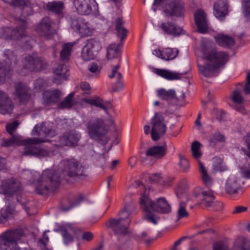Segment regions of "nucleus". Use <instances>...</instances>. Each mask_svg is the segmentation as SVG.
Returning <instances> with one entry per match:
<instances>
[{"mask_svg":"<svg viewBox=\"0 0 250 250\" xmlns=\"http://www.w3.org/2000/svg\"><path fill=\"white\" fill-rule=\"evenodd\" d=\"M20 141V138L19 135L12 136L8 139H3L1 146L4 147H8L19 143Z\"/></svg>","mask_w":250,"mask_h":250,"instance_id":"46","label":"nucleus"},{"mask_svg":"<svg viewBox=\"0 0 250 250\" xmlns=\"http://www.w3.org/2000/svg\"><path fill=\"white\" fill-rule=\"evenodd\" d=\"M139 239L144 240L146 244H149L152 241V239L147 238V234L145 231H143L138 236Z\"/></svg>","mask_w":250,"mask_h":250,"instance_id":"57","label":"nucleus"},{"mask_svg":"<svg viewBox=\"0 0 250 250\" xmlns=\"http://www.w3.org/2000/svg\"><path fill=\"white\" fill-rule=\"evenodd\" d=\"M48 141L42 138H30L25 140L23 155H31L38 157H45L48 155L47 150L37 147L36 145Z\"/></svg>","mask_w":250,"mask_h":250,"instance_id":"9","label":"nucleus"},{"mask_svg":"<svg viewBox=\"0 0 250 250\" xmlns=\"http://www.w3.org/2000/svg\"><path fill=\"white\" fill-rule=\"evenodd\" d=\"M240 185L235 177H229L228 179L226 184V191L229 194H233L237 192Z\"/></svg>","mask_w":250,"mask_h":250,"instance_id":"37","label":"nucleus"},{"mask_svg":"<svg viewBox=\"0 0 250 250\" xmlns=\"http://www.w3.org/2000/svg\"><path fill=\"white\" fill-rule=\"evenodd\" d=\"M14 108V104L7 95L0 90V113L2 114H10Z\"/></svg>","mask_w":250,"mask_h":250,"instance_id":"22","label":"nucleus"},{"mask_svg":"<svg viewBox=\"0 0 250 250\" xmlns=\"http://www.w3.org/2000/svg\"><path fill=\"white\" fill-rule=\"evenodd\" d=\"M74 92L70 93L63 101L59 103L58 104V108L60 109L70 108L75 104L74 100Z\"/></svg>","mask_w":250,"mask_h":250,"instance_id":"44","label":"nucleus"},{"mask_svg":"<svg viewBox=\"0 0 250 250\" xmlns=\"http://www.w3.org/2000/svg\"><path fill=\"white\" fill-rule=\"evenodd\" d=\"M244 6V13L246 17L250 18V0H244L243 1Z\"/></svg>","mask_w":250,"mask_h":250,"instance_id":"54","label":"nucleus"},{"mask_svg":"<svg viewBox=\"0 0 250 250\" xmlns=\"http://www.w3.org/2000/svg\"><path fill=\"white\" fill-rule=\"evenodd\" d=\"M155 73L157 75L169 80L180 79L181 78L182 75L186 74V73H178L176 72H170L165 69H156Z\"/></svg>","mask_w":250,"mask_h":250,"instance_id":"38","label":"nucleus"},{"mask_svg":"<svg viewBox=\"0 0 250 250\" xmlns=\"http://www.w3.org/2000/svg\"><path fill=\"white\" fill-rule=\"evenodd\" d=\"M120 55V46L119 44H111L107 49V58L112 60L117 58Z\"/></svg>","mask_w":250,"mask_h":250,"instance_id":"43","label":"nucleus"},{"mask_svg":"<svg viewBox=\"0 0 250 250\" xmlns=\"http://www.w3.org/2000/svg\"><path fill=\"white\" fill-rule=\"evenodd\" d=\"M74 44V42H67L62 45V49L60 52L61 60L66 62L69 60Z\"/></svg>","mask_w":250,"mask_h":250,"instance_id":"40","label":"nucleus"},{"mask_svg":"<svg viewBox=\"0 0 250 250\" xmlns=\"http://www.w3.org/2000/svg\"><path fill=\"white\" fill-rule=\"evenodd\" d=\"M229 59L227 52L217 51L215 48H207L203 54L204 64L198 63L199 72L204 77H213L217 69L224 65Z\"/></svg>","mask_w":250,"mask_h":250,"instance_id":"4","label":"nucleus"},{"mask_svg":"<svg viewBox=\"0 0 250 250\" xmlns=\"http://www.w3.org/2000/svg\"><path fill=\"white\" fill-rule=\"evenodd\" d=\"M32 14V10L31 7L27 6V4L22 7L21 11V15L23 17H25L28 15Z\"/></svg>","mask_w":250,"mask_h":250,"instance_id":"58","label":"nucleus"},{"mask_svg":"<svg viewBox=\"0 0 250 250\" xmlns=\"http://www.w3.org/2000/svg\"><path fill=\"white\" fill-rule=\"evenodd\" d=\"M243 89L246 94H250V72L247 73L246 83Z\"/></svg>","mask_w":250,"mask_h":250,"instance_id":"56","label":"nucleus"},{"mask_svg":"<svg viewBox=\"0 0 250 250\" xmlns=\"http://www.w3.org/2000/svg\"><path fill=\"white\" fill-rule=\"evenodd\" d=\"M55 231L61 232L64 244H68L73 241L72 233L74 232V229L70 225L61 226Z\"/></svg>","mask_w":250,"mask_h":250,"instance_id":"28","label":"nucleus"},{"mask_svg":"<svg viewBox=\"0 0 250 250\" xmlns=\"http://www.w3.org/2000/svg\"><path fill=\"white\" fill-rule=\"evenodd\" d=\"M14 208L10 206H7L0 210V224L6 222L14 213Z\"/></svg>","mask_w":250,"mask_h":250,"instance_id":"42","label":"nucleus"},{"mask_svg":"<svg viewBox=\"0 0 250 250\" xmlns=\"http://www.w3.org/2000/svg\"><path fill=\"white\" fill-rule=\"evenodd\" d=\"M125 22L122 18H118L116 21L115 29L117 32V36L124 40L126 36L127 30L124 27Z\"/></svg>","mask_w":250,"mask_h":250,"instance_id":"41","label":"nucleus"},{"mask_svg":"<svg viewBox=\"0 0 250 250\" xmlns=\"http://www.w3.org/2000/svg\"><path fill=\"white\" fill-rule=\"evenodd\" d=\"M82 101L87 104L99 107L108 113V110L111 107V104L109 102H104V100L98 96H95L91 98H84Z\"/></svg>","mask_w":250,"mask_h":250,"instance_id":"21","label":"nucleus"},{"mask_svg":"<svg viewBox=\"0 0 250 250\" xmlns=\"http://www.w3.org/2000/svg\"><path fill=\"white\" fill-rule=\"evenodd\" d=\"M71 28L82 36L90 35L92 33L91 28L88 27L87 22L81 17H74L71 19Z\"/></svg>","mask_w":250,"mask_h":250,"instance_id":"18","label":"nucleus"},{"mask_svg":"<svg viewBox=\"0 0 250 250\" xmlns=\"http://www.w3.org/2000/svg\"><path fill=\"white\" fill-rule=\"evenodd\" d=\"M52 24L53 22L50 18L45 17L37 25L36 31L40 36L48 38L52 34Z\"/></svg>","mask_w":250,"mask_h":250,"instance_id":"19","label":"nucleus"},{"mask_svg":"<svg viewBox=\"0 0 250 250\" xmlns=\"http://www.w3.org/2000/svg\"><path fill=\"white\" fill-rule=\"evenodd\" d=\"M186 204L184 201H181L179 203V207L177 210V219L180 220L183 218H187L189 214L186 209Z\"/></svg>","mask_w":250,"mask_h":250,"instance_id":"45","label":"nucleus"},{"mask_svg":"<svg viewBox=\"0 0 250 250\" xmlns=\"http://www.w3.org/2000/svg\"><path fill=\"white\" fill-rule=\"evenodd\" d=\"M164 177L161 173L152 174L149 176V180L151 183L161 184L164 182Z\"/></svg>","mask_w":250,"mask_h":250,"instance_id":"51","label":"nucleus"},{"mask_svg":"<svg viewBox=\"0 0 250 250\" xmlns=\"http://www.w3.org/2000/svg\"><path fill=\"white\" fill-rule=\"evenodd\" d=\"M12 2V5L14 6L23 7L27 4L28 0H13Z\"/></svg>","mask_w":250,"mask_h":250,"instance_id":"59","label":"nucleus"},{"mask_svg":"<svg viewBox=\"0 0 250 250\" xmlns=\"http://www.w3.org/2000/svg\"><path fill=\"white\" fill-rule=\"evenodd\" d=\"M197 197L206 206H212L215 204V196L212 190H203L197 195Z\"/></svg>","mask_w":250,"mask_h":250,"instance_id":"29","label":"nucleus"},{"mask_svg":"<svg viewBox=\"0 0 250 250\" xmlns=\"http://www.w3.org/2000/svg\"><path fill=\"white\" fill-rule=\"evenodd\" d=\"M102 48L100 42L95 39H90L87 41L82 51V56L85 61L93 59L97 53Z\"/></svg>","mask_w":250,"mask_h":250,"instance_id":"15","label":"nucleus"},{"mask_svg":"<svg viewBox=\"0 0 250 250\" xmlns=\"http://www.w3.org/2000/svg\"><path fill=\"white\" fill-rule=\"evenodd\" d=\"M32 135L39 136L41 138L44 137H52L54 135L55 132L51 130L45 124H42L40 125H36L32 131Z\"/></svg>","mask_w":250,"mask_h":250,"instance_id":"30","label":"nucleus"},{"mask_svg":"<svg viewBox=\"0 0 250 250\" xmlns=\"http://www.w3.org/2000/svg\"><path fill=\"white\" fill-rule=\"evenodd\" d=\"M74 5L77 12L82 15H99L98 6L95 0H74Z\"/></svg>","mask_w":250,"mask_h":250,"instance_id":"11","label":"nucleus"},{"mask_svg":"<svg viewBox=\"0 0 250 250\" xmlns=\"http://www.w3.org/2000/svg\"><path fill=\"white\" fill-rule=\"evenodd\" d=\"M88 69L93 76H97L101 71V66L99 63L93 62L89 65Z\"/></svg>","mask_w":250,"mask_h":250,"instance_id":"49","label":"nucleus"},{"mask_svg":"<svg viewBox=\"0 0 250 250\" xmlns=\"http://www.w3.org/2000/svg\"><path fill=\"white\" fill-rule=\"evenodd\" d=\"M179 166L181 170L184 172L187 171L189 168L188 161L186 158L183 157L181 155H179Z\"/></svg>","mask_w":250,"mask_h":250,"instance_id":"52","label":"nucleus"},{"mask_svg":"<svg viewBox=\"0 0 250 250\" xmlns=\"http://www.w3.org/2000/svg\"><path fill=\"white\" fill-rule=\"evenodd\" d=\"M63 8V3L60 1L49 2L46 5V9L48 11L60 16H62Z\"/></svg>","mask_w":250,"mask_h":250,"instance_id":"35","label":"nucleus"},{"mask_svg":"<svg viewBox=\"0 0 250 250\" xmlns=\"http://www.w3.org/2000/svg\"><path fill=\"white\" fill-rule=\"evenodd\" d=\"M231 99L232 101L236 104H241L244 101V98L242 96L240 91L239 90H234L232 92Z\"/></svg>","mask_w":250,"mask_h":250,"instance_id":"50","label":"nucleus"},{"mask_svg":"<svg viewBox=\"0 0 250 250\" xmlns=\"http://www.w3.org/2000/svg\"><path fill=\"white\" fill-rule=\"evenodd\" d=\"M1 193L7 196H12L17 194V201L22 205L23 208L28 212V208L26 206V200L20 195L22 188L21 183L14 178L4 179L1 181L0 187Z\"/></svg>","mask_w":250,"mask_h":250,"instance_id":"6","label":"nucleus"},{"mask_svg":"<svg viewBox=\"0 0 250 250\" xmlns=\"http://www.w3.org/2000/svg\"><path fill=\"white\" fill-rule=\"evenodd\" d=\"M179 50L176 48H166L160 50L155 49L153 51V54L165 61L173 60L176 57Z\"/></svg>","mask_w":250,"mask_h":250,"instance_id":"24","label":"nucleus"},{"mask_svg":"<svg viewBox=\"0 0 250 250\" xmlns=\"http://www.w3.org/2000/svg\"><path fill=\"white\" fill-rule=\"evenodd\" d=\"M23 235L21 229L9 230L2 233L0 236V250H20L17 241Z\"/></svg>","mask_w":250,"mask_h":250,"instance_id":"7","label":"nucleus"},{"mask_svg":"<svg viewBox=\"0 0 250 250\" xmlns=\"http://www.w3.org/2000/svg\"><path fill=\"white\" fill-rule=\"evenodd\" d=\"M158 97L167 102H173L177 104L182 106L185 104V94L182 92L181 95L177 96L176 92L173 89L166 90L164 88H160L157 90Z\"/></svg>","mask_w":250,"mask_h":250,"instance_id":"14","label":"nucleus"},{"mask_svg":"<svg viewBox=\"0 0 250 250\" xmlns=\"http://www.w3.org/2000/svg\"><path fill=\"white\" fill-rule=\"evenodd\" d=\"M151 123L152 139L157 141L167 131V127L164 117L161 113H156L151 119Z\"/></svg>","mask_w":250,"mask_h":250,"instance_id":"10","label":"nucleus"},{"mask_svg":"<svg viewBox=\"0 0 250 250\" xmlns=\"http://www.w3.org/2000/svg\"><path fill=\"white\" fill-rule=\"evenodd\" d=\"M45 85V83L43 79H37L34 83L35 88L41 89Z\"/></svg>","mask_w":250,"mask_h":250,"instance_id":"62","label":"nucleus"},{"mask_svg":"<svg viewBox=\"0 0 250 250\" xmlns=\"http://www.w3.org/2000/svg\"><path fill=\"white\" fill-rule=\"evenodd\" d=\"M119 67V64H117L116 66H114L112 70L111 74L109 75V77L111 79H112L114 77H116L117 79V81L116 85L112 89V90L114 92H117L121 90L124 88V84L121 81L122 75L121 73L118 71Z\"/></svg>","mask_w":250,"mask_h":250,"instance_id":"33","label":"nucleus"},{"mask_svg":"<svg viewBox=\"0 0 250 250\" xmlns=\"http://www.w3.org/2000/svg\"><path fill=\"white\" fill-rule=\"evenodd\" d=\"M215 40L218 45L225 47H229L234 44V40L232 37L224 34H218L215 37Z\"/></svg>","mask_w":250,"mask_h":250,"instance_id":"36","label":"nucleus"},{"mask_svg":"<svg viewBox=\"0 0 250 250\" xmlns=\"http://www.w3.org/2000/svg\"><path fill=\"white\" fill-rule=\"evenodd\" d=\"M28 61H34V64H30L31 70H41L45 69L47 66L46 62L37 55L28 56Z\"/></svg>","mask_w":250,"mask_h":250,"instance_id":"34","label":"nucleus"},{"mask_svg":"<svg viewBox=\"0 0 250 250\" xmlns=\"http://www.w3.org/2000/svg\"><path fill=\"white\" fill-rule=\"evenodd\" d=\"M19 125V123L17 121H14L6 125V128L7 132L11 136L18 135L15 134V132Z\"/></svg>","mask_w":250,"mask_h":250,"instance_id":"48","label":"nucleus"},{"mask_svg":"<svg viewBox=\"0 0 250 250\" xmlns=\"http://www.w3.org/2000/svg\"><path fill=\"white\" fill-rule=\"evenodd\" d=\"M194 19L198 30L200 33H205L208 29L207 15L202 10H198L194 14Z\"/></svg>","mask_w":250,"mask_h":250,"instance_id":"20","label":"nucleus"},{"mask_svg":"<svg viewBox=\"0 0 250 250\" xmlns=\"http://www.w3.org/2000/svg\"><path fill=\"white\" fill-rule=\"evenodd\" d=\"M14 94L20 104H26L31 100L32 90L27 85L18 83L15 85Z\"/></svg>","mask_w":250,"mask_h":250,"instance_id":"17","label":"nucleus"},{"mask_svg":"<svg viewBox=\"0 0 250 250\" xmlns=\"http://www.w3.org/2000/svg\"><path fill=\"white\" fill-rule=\"evenodd\" d=\"M89 137L99 143L105 145L109 140L107 136L109 128L104 119L98 117L91 118L85 124Z\"/></svg>","mask_w":250,"mask_h":250,"instance_id":"5","label":"nucleus"},{"mask_svg":"<svg viewBox=\"0 0 250 250\" xmlns=\"http://www.w3.org/2000/svg\"><path fill=\"white\" fill-rule=\"evenodd\" d=\"M213 250H229L227 244L223 242L214 243ZM230 250H250V240L243 237H238L233 242V247Z\"/></svg>","mask_w":250,"mask_h":250,"instance_id":"13","label":"nucleus"},{"mask_svg":"<svg viewBox=\"0 0 250 250\" xmlns=\"http://www.w3.org/2000/svg\"><path fill=\"white\" fill-rule=\"evenodd\" d=\"M160 27L164 32L167 34L172 35L174 36H178L182 34L183 29L170 22H163Z\"/></svg>","mask_w":250,"mask_h":250,"instance_id":"32","label":"nucleus"},{"mask_svg":"<svg viewBox=\"0 0 250 250\" xmlns=\"http://www.w3.org/2000/svg\"><path fill=\"white\" fill-rule=\"evenodd\" d=\"M213 167L214 169L216 170H222V164L223 163V161L221 159L215 157L213 159Z\"/></svg>","mask_w":250,"mask_h":250,"instance_id":"55","label":"nucleus"},{"mask_svg":"<svg viewBox=\"0 0 250 250\" xmlns=\"http://www.w3.org/2000/svg\"><path fill=\"white\" fill-rule=\"evenodd\" d=\"M25 21H22V25L17 29H13L10 34V38L12 40L20 41L22 42L29 41V37L27 35L25 32Z\"/></svg>","mask_w":250,"mask_h":250,"instance_id":"27","label":"nucleus"},{"mask_svg":"<svg viewBox=\"0 0 250 250\" xmlns=\"http://www.w3.org/2000/svg\"><path fill=\"white\" fill-rule=\"evenodd\" d=\"M212 139L214 141L220 142H224L225 141V137L224 136L219 132H216L213 135Z\"/></svg>","mask_w":250,"mask_h":250,"instance_id":"60","label":"nucleus"},{"mask_svg":"<svg viewBox=\"0 0 250 250\" xmlns=\"http://www.w3.org/2000/svg\"><path fill=\"white\" fill-rule=\"evenodd\" d=\"M201 144L197 141H194L191 145V150L193 157L198 159L201 156V153L199 151L201 146Z\"/></svg>","mask_w":250,"mask_h":250,"instance_id":"47","label":"nucleus"},{"mask_svg":"<svg viewBox=\"0 0 250 250\" xmlns=\"http://www.w3.org/2000/svg\"><path fill=\"white\" fill-rule=\"evenodd\" d=\"M93 237V234L89 231L84 232L82 236V238L84 240H86L87 241H89L92 240Z\"/></svg>","mask_w":250,"mask_h":250,"instance_id":"64","label":"nucleus"},{"mask_svg":"<svg viewBox=\"0 0 250 250\" xmlns=\"http://www.w3.org/2000/svg\"><path fill=\"white\" fill-rule=\"evenodd\" d=\"M53 72L54 74V83L59 84L62 83V81L66 79V69L64 65L57 64L54 67Z\"/></svg>","mask_w":250,"mask_h":250,"instance_id":"31","label":"nucleus"},{"mask_svg":"<svg viewBox=\"0 0 250 250\" xmlns=\"http://www.w3.org/2000/svg\"><path fill=\"white\" fill-rule=\"evenodd\" d=\"M243 176L247 179L250 178V166L246 167L241 169Z\"/></svg>","mask_w":250,"mask_h":250,"instance_id":"61","label":"nucleus"},{"mask_svg":"<svg viewBox=\"0 0 250 250\" xmlns=\"http://www.w3.org/2000/svg\"><path fill=\"white\" fill-rule=\"evenodd\" d=\"M167 146L166 144L163 146H154L148 148L146 155L148 157L160 159L165 157L167 154Z\"/></svg>","mask_w":250,"mask_h":250,"instance_id":"23","label":"nucleus"},{"mask_svg":"<svg viewBox=\"0 0 250 250\" xmlns=\"http://www.w3.org/2000/svg\"><path fill=\"white\" fill-rule=\"evenodd\" d=\"M62 96V92L59 90H46L42 94L43 103L45 105L54 104L59 101Z\"/></svg>","mask_w":250,"mask_h":250,"instance_id":"26","label":"nucleus"},{"mask_svg":"<svg viewBox=\"0 0 250 250\" xmlns=\"http://www.w3.org/2000/svg\"><path fill=\"white\" fill-rule=\"evenodd\" d=\"M81 138V134L75 130L66 132L59 137V142L62 146L75 147Z\"/></svg>","mask_w":250,"mask_h":250,"instance_id":"16","label":"nucleus"},{"mask_svg":"<svg viewBox=\"0 0 250 250\" xmlns=\"http://www.w3.org/2000/svg\"><path fill=\"white\" fill-rule=\"evenodd\" d=\"M4 58V62L0 63V83L4 81L6 76H9L12 68L17 62L16 56L9 50L5 52Z\"/></svg>","mask_w":250,"mask_h":250,"instance_id":"12","label":"nucleus"},{"mask_svg":"<svg viewBox=\"0 0 250 250\" xmlns=\"http://www.w3.org/2000/svg\"><path fill=\"white\" fill-rule=\"evenodd\" d=\"M163 6L164 12L169 16L181 17L185 12L184 3L182 0H154L153 5Z\"/></svg>","mask_w":250,"mask_h":250,"instance_id":"8","label":"nucleus"},{"mask_svg":"<svg viewBox=\"0 0 250 250\" xmlns=\"http://www.w3.org/2000/svg\"><path fill=\"white\" fill-rule=\"evenodd\" d=\"M228 3L226 0H218L214 3L213 13L215 16L222 21L228 14Z\"/></svg>","mask_w":250,"mask_h":250,"instance_id":"25","label":"nucleus"},{"mask_svg":"<svg viewBox=\"0 0 250 250\" xmlns=\"http://www.w3.org/2000/svg\"><path fill=\"white\" fill-rule=\"evenodd\" d=\"M133 186L145 190L144 193L140 197V205L144 212V217L146 220L155 225L157 224L159 218L150 211V209L161 213H168L171 212V207L165 198H159L156 202L149 198L147 190L142 182L139 180H136L133 184Z\"/></svg>","mask_w":250,"mask_h":250,"instance_id":"3","label":"nucleus"},{"mask_svg":"<svg viewBox=\"0 0 250 250\" xmlns=\"http://www.w3.org/2000/svg\"><path fill=\"white\" fill-rule=\"evenodd\" d=\"M131 213L129 205H125L120 212L119 218L109 220L107 226L113 232L117 240L115 244L119 250H127L131 248V244L127 239L129 233L128 227L131 222Z\"/></svg>","mask_w":250,"mask_h":250,"instance_id":"2","label":"nucleus"},{"mask_svg":"<svg viewBox=\"0 0 250 250\" xmlns=\"http://www.w3.org/2000/svg\"><path fill=\"white\" fill-rule=\"evenodd\" d=\"M83 200V197L82 195H78L75 199L74 203L69 207H65V206H62V210L63 211H67L71 208L74 206L78 205Z\"/></svg>","mask_w":250,"mask_h":250,"instance_id":"53","label":"nucleus"},{"mask_svg":"<svg viewBox=\"0 0 250 250\" xmlns=\"http://www.w3.org/2000/svg\"><path fill=\"white\" fill-rule=\"evenodd\" d=\"M81 88L84 91L85 93L89 94L90 92V86L89 84L86 82H83L81 84Z\"/></svg>","mask_w":250,"mask_h":250,"instance_id":"63","label":"nucleus"},{"mask_svg":"<svg viewBox=\"0 0 250 250\" xmlns=\"http://www.w3.org/2000/svg\"><path fill=\"white\" fill-rule=\"evenodd\" d=\"M198 163L203 183L206 186L210 187L213 184V179L209 175L205 167L201 161H199Z\"/></svg>","mask_w":250,"mask_h":250,"instance_id":"39","label":"nucleus"},{"mask_svg":"<svg viewBox=\"0 0 250 250\" xmlns=\"http://www.w3.org/2000/svg\"><path fill=\"white\" fill-rule=\"evenodd\" d=\"M60 167L62 173L59 176L53 170L48 169L43 171L36 185V191L38 194H45L56 189L59 186L60 181L66 176L76 177L84 175V167L75 159L62 161Z\"/></svg>","mask_w":250,"mask_h":250,"instance_id":"1","label":"nucleus"}]
</instances>
